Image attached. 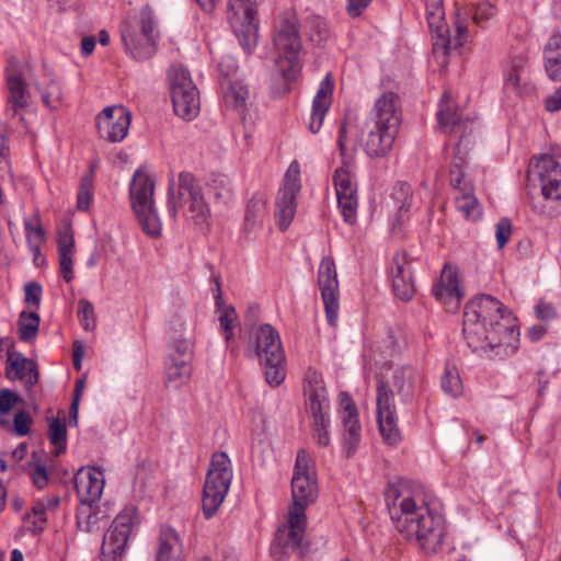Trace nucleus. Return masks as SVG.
<instances>
[{
	"instance_id": "obj_47",
	"label": "nucleus",
	"mask_w": 561,
	"mask_h": 561,
	"mask_svg": "<svg viewBox=\"0 0 561 561\" xmlns=\"http://www.w3.org/2000/svg\"><path fill=\"white\" fill-rule=\"evenodd\" d=\"M93 170L88 171L81 179L77 192V208L85 211L90 208L93 197Z\"/></svg>"
},
{
	"instance_id": "obj_30",
	"label": "nucleus",
	"mask_w": 561,
	"mask_h": 561,
	"mask_svg": "<svg viewBox=\"0 0 561 561\" xmlns=\"http://www.w3.org/2000/svg\"><path fill=\"white\" fill-rule=\"evenodd\" d=\"M5 76L11 105H26V82L22 68L15 61H10Z\"/></svg>"
},
{
	"instance_id": "obj_44",
	"label": "nucleus",
	"mask_w": 561,
	"mask_h": 561,
	"mask_svg": "<svg viewBox=\"0 0 561 561\" xmlns=\"http://www.w3.org/2000/svg\"><path fill=\"white\" fill-rule=\"evenodd\" d=\"M24 229L26 233V239L28 247L33 253L39 251L41 245L46 240L45 230L41 224L39 216L36 215L32 219H26L24 221Z\"/></svg>"
},
{
	"instance_id": "obj_61",
	"label": "nucleus",
	"mask_w": 561,
	"mask_h": 561,
	"mask_svg": "<svg viewBox=\"0 0 561 561\" xmlns=\"http://www.w3.org/2000/svg\"><path fill=\"white\" fill-rule=\"evenodd\" d=\"M25 302L38 308L42 298V286L38 283L30 282L24 286Z\"/></svg>"
},
{
	"instance_id": "obj_63",
	"label": "nucleus",
	"mask_w": 561,
	"mask_h": 561,
	"mask_svg": "<svg viewBox=\"0 0 561 561\" xmlns=\"http://www.w3.org/2000/svg\"><path fill=\"white\" fill-rule=\"evenodd\" d=\"M329 107H312L308 128L312 134L320 130Z\"/></svg>"
},
{
	"instance_id": "obj_16",
	"label": "nucleus",
	"mask_w": 561,
	"mask_h": 561,
	"mask_svg": "<svg viewBox=\"0 0 561 561\" xmlns=\"http://www.w3.org/2000/svg\"><path fill=\"white\" fill-rule=\"evenodd\" d=\"M318 286L321 291L327 321L330 327L335 328L339 320L340 289L335 262L331 256H324L320 262Z\"/></svg>"
},
{
	"instance_id": "obj_31",
	"label": "nucleus",
	"mask_w": 561,
	"mask_h": 561,
	"mask_svg": "<svg viewBox=\"0 0 561 561\" xmlns=\"http://www.w3.org/2000/svg\"><path fill=\"white\" fill-rule=\"evenodd\" d=\"M436 117L439 129L445 134H460L463 136L470 123L468 117L462 116L459 107H440Z\"/></svg>"
},
{
	"instance_id": "obj_15",
	"label": "nucleus",
	"mask_w": 561,
	"mask_h": 561,
	"mask_svg": "<svg viewBox=\"0 0 561 561\" xmlns=\"http://www.w3.org/2000/svg\"><path fill=\"white\" fill-rule=\"evenodd\" d=\"M527 176L539 180L545 199H561V153L542 154L530 162Z\"/></svg>"
},
{
	"instance_id": "obj_5",
	"label": "nucleus",
	"mask_w": 561,
	"mask_h": 561,
	"mask_svg": "<svg viewBox=\"0 0 561 561\" xmlns=\"http://www.w3.org/2000/svg\"><path fill=\"white\" fill-rule=\"evenodd\" d=\"M402 122L400 107H370L362 131V147L371 159L389 154Z\"/></svg>"
},
{
	"instance_id": "obj_27",
	"label": "nucleus",
	"mask_w": 561,
	"mask_h": 561,
	"mask_svg": "<svg viewBox=\"0 0 561 561\" xmlns=\"http://www.w3.org/2000/svg\"><path fill=\"white\" fill-rule=\"evenodd\" d=\"M5 377L10 380H21L26 390H31L39 379L37 364L21 353L9 354L5 366Z\"/></svg>"
},
{
	"instance_id": "obj_28",
	"label": "nucleus",
	"mask_w": 561,
	"mask_h": 561,
	"mask_svg": "<svg viewBox=\"0 0 561 561\" xmlns=\"http://www.w3.org/2000/svg\"><path fill=\"white\" fill-rule=\"evenodd\" d=\"M422 375L410 366H402L393 374V386L401 401L410 403L416 390L421 387Z\"/></svg>"
},
{
	"instance_id": "obj_1",
	"label": "nucleus",
	"mask_w": 561,
	"mask_h": 561,
	"mask_svg": "<svg viewBox=\"0 0 561 561\" xmlns=\"http://www.w3.org/2000/svg\"><path fill=\"white\" fill-rule=\"evenodd\" d=\"M462 332L473 352L494 351L510 356L519 346L516 319L495 297L481 294L465 307Z\"/></svg>"
},
{
	"instance_id": "obj_3",
	"label": "nucleus",
	"mask_w": 561,
	"mask_h": 561,
	"mask_svg": "<svg viewBox=\"0 0 561 561\" xmlns=\"http://www.w3.org/2000/svg\"><path fill=\"white\" fill-rule=\"evenodd\" d=\"M275 51V66L279 78L282 90L278 95L285 94L290 90V82L296 80L301 70L299 61V51L301 49V39L299 34V20L293 11L284 12L278 20L273 37Z\"/></svg>"
},
{
	"instance_id": "obj_10",
	"label": "nucleus",
	"mask_w": 561,
	"mask_h": 561,
	"mask_svg": "<svg viewBox=\"0 0 561 561\" xmlns=\"http://www.w3.org/2000/svg\"><path fill=\"white\" fill-rule=\"evenodd\" d=\"M232 480L231 461L224 451L211 456L203 488L202 510L206 519L211 518L228 494Z\"/></svg>"
},
{
	"instance_id": "obj_39",
	"label": "nucleus",
	"mask_w": 561,
	"mask_h": 561,
	"mask_svg": "<svg viewBox=\"0 0 561 561\" xmlns=\"http://www.w3.org/2000/svg\"><path fill=\"white\" fill-rule=\"evenodd\" d=\"M231 27L243 49L250 54L257 44L259 21H244Z\"/></svg>"
},
{
	"instance_id": "obj_43",
	"label": "nucleus",
	"mask_w": 561,
	"mask_h": 561,
	"mask_svg": "<svg viewBox=\"0 0 561 561\" xmlns=\"http://www.w3.org/2000/svg\"><path fill=\"white\" fill-rule=\"evenodd\" d=\"M39 316L37 312L22 311L19 319V337L23 342L34 340L38 333Z\"/></svg>"
},
{
	"instance_id": "obj_34",
	"label": "nucleus",
	"mask_w": 561,
	"mask_h": 561,
	"mask_svg": "<svg viewBox=\"0 0 561 561\" xmlns=\"http://www.w3.org/2000/svg\"><path fill=\"white\" fill-rule=\"evenodd\" d=\"M181 548V540L178 533L168 526L160 528L158 549L154 561H176L175 551Z\"/></svg>"
},
{
	"instance_id": "obj_18",
	"label": "nucleus",
	"mask_w": 561,
	"mask_h": 561,
	"mask_svg": "<svg viewBox=\"0 0 561 561\" xmlns=\"http://www.w3.org/2000/svg\"><path fill=\"white\" fill-rule=\"evenodd\" d=\"M306 524L307 518L296 513L288 514L287 524L277 529L271 547V554L276 561H283L300 549Z\"/></svg>"
},
{
	"instance_id": "obj_21",
	"label": "nucleus",
	"mask_w": 561,
	"mask_h": 561,
	"mask_svg": "<svg viewBox=\"0 0 561 561\" xmlns=\"http://www.w3.org/2000/svg\"><path fill=\"white\" fill-rule=\"evenodd\" d=\"M339 399L341 407L340 419L343 424V444L345 455L347 458H351L355 454L362 438L358 410L354 400L347 392H341Z\"/></svg>"
},
{
	"instance_id": "obj_42",
	"label": "nucleus",
	"mask_w": 561,
	"mask_h": 561,
	"mask_svg": "<svg viewBox=\"0 0 561 561\" xmlns=\"http://www.w3.org/2000/svg\"><path fill=\"white\" fill-rule=\"evenodd\" d=\"M48 438L54 445V455L57 457L65 453L67 447V426L59 419H50L48 424Z\"/></svg>"
},
{
	"instance_id": "obj_26",
	"label": "nucleus",
	"mask_w": 561,
	"mask_h": 561,
	"mask_svg": "<svg viewBox=\"0 0 561 561\" xmlns=\"http://www.w3.org/2000/svg\"><path fill=\"white\" fill-rule=\"evenodd\" d=\"M105 484L104 473L99 468L80 469L75 476V486L80 503H95L100 500Z\"/></svg>"
},
{
	"instance_id": "obj_53",
	"label": "nucleus",
	"mask_w": 561,
	"mask_h": 561,
	"mask_svg": "<svg viewBox=\"0 0 561 561\" xmlns=\"http://www.w3.org/2000/svg\"><path fill=\"white\" fill-rule=\"evenodd\" d=\"M42 101L45 105H53L62 101L61 85L57 81H49L45 88L41 90Z\"/></svg>"
},
{
	"instance_id": "obj_25",
	"label": "nucleus",
	"mask_w": 561,
	"mask_h": 561,
	"mask_svg": "<svg viewBox=\"0 0 561 561\" xmlns=\"http://www.w3.org/2000/svg\"><path fill=\"white\" fill-rule=\"evenodd\" d=\"M526 68L527 57L524 54L510 59L504 80V89L508 95L524 99L535 92V87L526 80Z\"/></svg>"
},
{
	"instance_id": "obj_51",
	"label": "nucleus",
	"mask_w": 561,
	"mask_h": 561,
	"mask_svg": "<svg viewBox=\"0 0 561 561\" xmlns=\"http://www.w3.org/2000/svg\"><path fill=\"white\" fill-rule=\"evenodd\" d=\"M463 160L461 158H455L450 167L449 172V181L451 186L458 192H461L465 187V182H470L467 180L466 174L463 172Z\"/></svg>"
},
{
	"instance_id": "obj_24",
	"label": "nucleus",
	"mask_w": 561,
	"mask_h": 561,
	"mask_svg": "<svg viewBox=\"0 0 561 561\" xmlns=\"http://www.w3.org/2000/svg\"><path fill=\"white\" fill-rule=\"evenodd\" d=\"M435 298L440 301L448 312H455L460 308L463 291L460 288L458 270L446 264L440 273V278L433 286Z\"/></svg>"
},
{
	"instance_id": "obj_40",
	"label": "nucleus",
	"mask_w": 561,
	"mask_h": 561,
	"mask_svg": "<svg viewBox=\"0 0 561 561\" xmlns=\"http://www.w3.org/2000/svg\"><path fill=\"white\" fill-rule=\"evenodd\" d=\"M266 214V204L263 197L261 196H253L245 209L244 215V227L245 230L251 231L257 226H261L263 218Z\"/></svg>"
},
{
	"instance_id": "obj_20",
	"label": "nucleus",
	"mask_w": 561,
	"mask_h": 561,
	"mask_svg": "<svg viewBox=\"0 0 561 561\" xmlns=\"http://www.w3.org/2000/svg\"><path fill=\"white\" fill-rule=\"evenodd\" d=\"M415 260L407 252H397L391 262L392 290L400 300L410 301L415 295L414 265Z\"/></svg>"
},
{
	"instance_id": "obj_7",
	"label": "nucleus",
	"mask_w": 561,
	"mask_h": 561,
	"mask_svg": "<svg viewBox=\"0 0 561 561\" xmlns=\"http://www.w3.org/2000/svg\"><path fill=\"white\" fill-rule=\"evenodd\" d=\"M168 209L173 219H176L178 211L182 210L183 215L195 225L207 221L210 210L197 179L191 172L183 171L179 174L178 191L174 183L170 182Z\"/></svg>"
},
{
	"instance_id": "obj_48",
	"label": "nucleus",
	"mask_w": 561,
	"mask_h": 561,
	"mask_svg": "<svg viewBox=\"0 0 561 561\" xmlns=\"http://www.w3.org/2000/svg\"><path fill=\"white\" fill-rule=\"evenodd\" d=\"M23 400L13 390L8 388L0 389V426L9 425V420L5 419L11 410Z\"/></svg>"
},
{
	"instance_id": "obj_52",
	"label": "nucleus",
	"mask_w": 561,
	"mask_h": 561,
	"mask_svg": "<svg viewBox=\"0 0 561 561\" xmlns=\"http://www.w3.org/2000/svg\"><path fill=\"white\" fill-rule=\"evenodd\" d=\"M28 476L37 489H44L48 483L49 478L47 469L38 461H32L28 463Z\"/></svg>"
},
{
	"instance_id": "obj_58",
	"label": "nucleus",
	"mask_w": 561,
	"mask_h": 561,
	"mask_svg": "<svg viewBox=\"0 0 561 561\" xmlns=\"http://www.w3.org/2000/svg\"><path fill=\"white\" fill-rule=\"evenodd\" d=\"M57 244L58 253H72L75 239L70 227H66L58 232Z\"/></svg>"
},
{
	"instance_id": "obj_29",
	"label": "nucleus",
	"mask_w": 561,
	"mask_h": 561,
	"mask_svg": "<svg viewBox=\"0 0 561 561\" xmlns=\"http://www.w3.org/2000/svg\"><path fill=\"white\" fill-rule=\"evenodd\" d=\"M390 199L396 210L392 227H401L409 219L412 206L413 195L411 186L405 182L397 183L392 188Z\"/></svg>"
},
{
	"instance_id": "obj_57",
	"label": "nucleus",
	"mask_w": 561,
	"mask_h": 561,
	"mask_svg": "<svg viewBox=\"0 0 561 561\" xmlns=\"http://www.w3.org/2000/svg\"><path fill=\"white\" fill-rule=\"evenodd\" d=\"M173 353L179 359L190 363L192 357V345L187 340H175L169 346V354Z\"/></svg>"
},
{
	"instance_id": "obj_50",
	"label": "nucleus",
	"mask_w": 561,
	"mask_h": 561,
	"mask_svg": "<svg viewBox=\"0 0 561 561\" xmlns=\"http://www.w3.org/2000/svg\"><path fill=\"white\" fill-rule=\"evenodd\" d=\"M78 319L85 331H93L96 327V317L94 307L88 299H79L78 301Z\"/></svg>"
},
{
	"instance_id": "obj_33",
	"label": "nucleus",
	"mask_w": 561,
	"mask_h": 561,
	"mask_svg": "<svg viewBox=\"0 0 561 561\" xmlns=\"http://www.w3.org/2000/svg\"><path fill=\"white\" fill-rule=\"evenodd\" d=\"M456 208L469 220H478L482 215L481 206L474 195L471 182H465V187L455 196Z\"/></svg>"
},
{
	"instance_id": "obj_19",
	"label": "nucleus",
	"mask_w": 561,
	"mask_h": 561,
	"mask_svg": "<svg viewBox=\"0 0 561 561\" xmlns=\"http://www.w3.org/2000/svg\"><path fill=\"white\" fill-rule=\"evenodd\" d=\"M333 183L337 204L345 222L353 225L357 216V188L354 175L346 167L335 170Z\"/></svg>"
},
{
	"instance_id": "obj_8",
	"label": "nucleus",
	"mask_w": 561,
	"mask_h": 561,
	"mask_svg": "<svg viewBox=\"0 0 561 561\" xmlns=\"http://www.w3.org/2000/svg\"><path fill=\"white\" fill-rule=\"evenodd\" d=\"M305 397L307 412L312 420L313 437L319 446L327 447L331 443L329 431L331 405L322 375L312 368H309L305 375Z\"/></svg>"
},
{
	"instance_id": "obj_12",
	"label": "nucleus",
	"mask_w": 561,
	"mask_h": 561,
	"mask_svg": "<svg viewBox=\"0 0 561 561\" xmlns=\"http://www.w3.org/2000/svg\"><path fill=\"white\" fill-rule=\"evenodd\" d=\"M309 461L306 449H299L291 478L293 505L288 514L296 513L301 518H306L307 507L318 497V484L316 478L309 472Z\"/></svg>"
},
{
	"instance_id": "obj_23",
	"label": "nucleus",
	"mask_w": 561,
	"mask_h": 561,
	"mask_svg": "<svg viewBox=\"0 0 561 561\" xmlns=\"http://www.w3.org/2000/svg\"><path fill=\"white\" fill-rule=\"evenodd\" d=\"M130 119L127 107H104L96 116V127L101 137L110 142H119L127 136Z\"/></svg>"
},
{
	"instance_id": "obj_36",
	"label": "nucleus",
	"mask_w": 561,
	"mask_h": 561,
	"mask_svg": "<svg viewBox=\"0 0 561 561\" xmlns=\"http://www.w3.org/2000/svg\"><path fill=\"white\" fill-rule=\"evenodd\" d=\"M104 517V512L101 510H94L93 503H80L77 507V527L83 533H93L99 530L101 528L99 524Z\"/></svg>"
},
{
	"instance_id": "obj_62",
	"label": "nucleus",
	"mask_w": 561,
	"mask_h": 561,
	"mask_svg": "<svg viewBox=\"0 0 561 561\" xmlns=\"http://www.w3.org/2000/svg\"><path fill=\"white\" fill-rule=\"evenodd\" d=\"M32 514L35 519L33 520V533H41L44 529V526L47 522L46 518V505L44 502L39 501L32 507Z\"/></svg>"
},
{
	"instance_id": "obj_55",
	"label": "nucleus",
	"mask_w": 561,
	"mask_h": 561,
	"mask_svg": "<svg viewBox=\"0 0 561 561\" xmlns=\"http://www.w3.org/2000/svg\"><path fill=\"white\" fill-rule=\"evenodd\" d=\"M237 319V313L233 307H226L219 317L220 328L224 331L225 340L229 342L232 336V323Z\"/></svg>"
},
{
	"instance_id": "obj_37",
	"label": "nucleus",
	"mask_w": 561,
	"mask_h": 561,
	"mask_svg": "<svg viewBox=\"0 0 561 561\" xmlns=\"http://www.w3.org/2000/svg\"><path fill=\"white\" fill-rule=\"evenodd\" d=\"M228 19L231 26L241 22L257 20L256 0H228Z\"/></svg>"
},
{
	"instance_id": "obj_6",
	"label": "nucleus",
	"mask_w": 561,
	"mask_h": 561,
	"mask_svg": "<svg viewBox=\"0 0 561 561\" xmlns=\"http://www.w3.org/2000/svg\"><path fill=\"white\" fill-rule=\"evenodd\" d=\"M426 20L433 37V55L439 66L447 65V55L453 49H458L469 39L466 16L461 18V9L456 10L454 37L449 35V28L445 23L443 0H426Z\"/></svg>"
},
{
	"instance_id": "obj_2",
	"label": "nucleus",
	"mask_w": 561,
	"mask_h": 561,
	"mask_svg": "<svg viewBox=\"0 0 561 561\" xmlns=\"http://www.w3.org/2000/svg\"><path fill=\"white\" fill-rule=\"evenodd\" d=\"M390 516L396 529L426 553H435L442 548L446 535L445 517L433 505L432 495L422 489L398 495Z\"/></svg>"
},
{
	"instance_id": "obj_38",
	"label": "nucleus",
	"mask_w": 561,
	"mask_h": 561,
	"mask_svg": "<svg viewBox=\"0 0 561 561\" xmlns=\"http://www.w3.org/2000/svg\"><path fill=\"white\" fill-rule=\"evenodd\" d=\"M167 380L174 386H180L186 382L191 376L190 363L185 359H179L175 354L170 353L165 362Z\"/></svg>"
},
{
	"instance_id": "obj_14",
	"label": "nucleus",
	"mask_w": 561,
	"mask_h": 561,
	"mask_svg": "<svg viewBox=\"0 0 561 561\" xmlns=\"http://www.w3.org/2000/svg\"><path fill=\"white\" fill-rule=\"evenodd\" d=\"M301 190L300 164L294 160L284 176V184L276 198L275 216L282 231L286 230L293 221L297 208V195Z\"/></svg>"
},
{
	"instance_id": "obj_17",
	"label": "nucleus",
	"mask_w": 561,
	"mask_h": 561,
	"mask_svg": "<svg viewBox=\"0 0 561 561\" xmlns=\"http://www.w3.org/2000/svg\"><path fill=\"white\" fill-rule=\"evenodd\" d=\"M377 423L383 440L397 446L401 439V432L398 426L397 410L393 403V392L389 385L383 380L378 381L377 386Z\"/></svg>"
},
{
	"instance_id": "obj_54",
	"label": "nucleus",
	"mask_w": 561,
	"mask_h": 561,
	"mask_svg": "<svg viewBox=\"0 0 561 561\" xmlns=\"http://www.w3.org/2000/svg\"><path fill=\"white\" fill-rule=\"evenodd\" d=\"M218 70H219V73L221 77L220 80L239 79L238 61L232 56H229V55L224 56L218 64Z\"/></svg>"
},
{
	"instance_id": "obj_56",
	"label": "nucleus",
	"mask_w": 561,
	"mask_h": 561,
	"mask_svg": "<svg viewBox=\"0 0 561 561\" xmlns=\"http://www.w3.org/2000/svg\"><path fill=\"white\" fill-rule=\"evenodd\" d=\"M32 417L26 411L21 410L14 415L13 431L19 436L27 435L30 433Z\"/></svg>"
},
{
	"instance_id": "obj_46",
	"label": "nucleus",
	"mask_w": 561,
	"mask_h": 561,
	"mask_svg": "<svg viewBox=\"0 0 561 561\" xmlns=\"http://www.w3.org/2000/svg\"><path fill=\"white\" fill-rule=\"evenodd\" d=\"M496 8L486 0H482L472 5L470 11L461 12V18L470 14L476 25L483 27L484 23L496 15Z\"/></svg>"
},
{
	"instance_id": "obj_13",
	"label": "nucleus",
	"mask_w": 561,
	"mask_h": 561,
	"mask_svg": "<svg viewBox=\"0 0 561 561\" xmlns=\"http://www.w3.org/2000/svg\"><path fill=\"white\" fill-rule=\"evenodd\" d=\"M136 508L123 510L105 533L101 547L102 561H118L124 556L128 538L136 525Z\"/></svg>"
},
{
	"instance_id": "obj_32",
	"label": "nucleus",
	"mask_w": 561,
	"mask_h": 561,
	"mask_svg": "<svg viewBox=\"0 0 561 561\" xmlns=\"http://www.w3.org/2000/svg\"><path fill=\"white\" fill-rule=\"evenodd\" d=\"M545 69L551 80H561V33L553 34L543 49Z\"/></svg>"
},
{
	"instance_id": "obj_64",
	"label": "nucleus",
	"mask_w": 561,
	"mask_h": 561,
	"mask_svg": "<svg viewBox=\"0 0 561 561\" xmlns=\"http://www.w3.org/2000/svg\"><path fill=\"white\" fill-rule=\"evenodd\" d=\"M536 316L540 320H551L557 317V309L551 302L540 301L536 306Z\"/></svg>"
},
{
	"instance_id": "obj_60",
	"label": "nucleus",
	"mask_w": 561,
	"mask_h": 561,
	"mask_svg": "<svg viewBox=\"0 0 561 561\" xmlns=\"http://www.w3.org/2000/svg\"><path fill=\"white\" fill-rule=\"evenodd\" d=\"M58 260L62 278L70 283L75 278L72 253H58Z\"/></svg>"
},
{
	"instance_id": "obj_9",
	"label": "nucleus",
	"mask_w": 561,
	"mask_h": 561,
	"mask_svg": "<svg viewBox=\"0 0 561 561\" xmlns=\"http://www.w3.org/2000/svg\"><path fill=\"white\" fill-rule=\"evenodd\" d=\"M156 182L153 178L139 168L135 171L129 184V197L133 210L148 236L157 238L161 234V222L154 208Z\"/></svg>"
},
{
	"instance_id": "obj_59",
	"label": "nucleus",
	"mask_w": 561,
	"mask_h": 561,
	"mask_svg": "<svg viewBox=\"0 0 561 561\" xmlns=\"http://www.w3.org/2000/svg\"><path fill=\"white\" fill-rule=\"evenodd\" d=\"M512 234V224L508 218H501L496 224V242L499 249H502L507 241L510 240Z\"/></svg>"
},
{
	"instance_id": "obj_35",
	"label": "nucleus",
	"mask_w": 561,
	"mask_h": 561,
	"mask_svg": "<svg viewBox=\"0 0 561 561\" xmlns=\"http://www.w3.org/2000/svg\"><path fill=\"white\" fill-rule=\"evenodd\" d=\"M220 88L226 105H245L250 100L249 87L241 79L220 80Z\"/></svg>"
},
{
	"instance_id": "obj_22",
	"label": "nucleus",
	"mask_w": 561,
	"mask_h": 561,
	"mask_svg": "<svg viewBox=\"0 0 561 561\" xmlns=\"http://www.w3.org/2000/svg\"><path fill=\"white\" fill-rule=\"evenodd\" d=\"M172 105H195L199 103V92L190 71L182 65H172L167 73Z\"/></svg>"
},
{
	"instance_id": "obj_4",
	"label": "nucleus",
	"mask_w": 561,
	"mask_h": 561,
	"mask_svg": "<svg viewBox=\"0 0 561 561\" xmlns=\"http://www.w3.org/2000/svg\"><path fill=\"white\" fill-rule=\"evenodd\" d=\"M119 32L126 53L134 59L148 60L157 53L159 22L150 5H144L138 13L124 20Z\"/></svg>"
},
{
	"instance_id": "obj_41",
	"label": "nucleus",
	"mask_w": 561,
	"mask_h": 561,
	"mask_svg": "<svg viewBox=\"0 0 561 561\" xmlns=\"http://www.w3.org/2000/svg\"><path fill=\"white\" fill-rule=\"evenodd\" d=\"M440 387L446 394L453 398H457L462 393V382L454 364H446L440 378Z\"/></svg>"
},
{
	"instance_id": "obj_45",
	"label": "nucleus",
	"mask_w": 561,
	"mask_h": 561,
	"mask_svg": "<svg viewBox=\"0 0 561 561\" xmlns=\"http://www.w3.org/2000/svg\"><path fill=\"white\" fill-rule=\"evenodd\" d=\"M207 186L217 201L227 203L232 197L231 180L225 174H213Z\"/></svg>"
},
{
	"instance_id": "obj_11",
	"label": "nucleus",
	"mask_w": 561,
	"mask_h": 561,
	"mask_svg": "<svg viewBox=\"0 0 561 561\" xmlns=\"http://www.w3.org/2000/svg\"><path fill=\"white\" fill-rule=\"evenodd\" d=\"M255 354L263 365L266 382L272 387L279 386L286 376L285 353L279 334L271 324H262L255 330Z\"/></svg>"
},
{
	"instance_id": "obj_49",
	"label": "nucleus",
	"mask_w": 561,
	"mask_h": 561,
	"mask_svg": "<svg viewBox=\"0 0 561 561\" xmlns=\"http://www.w3.org/2000/svg\"><path fill=\"white\" fill-rule=\"evenodd\" d=\"M334 87V79L332 75L328 72L318 87L312 105H331Z\"/></svg>"
}]
</instances>
